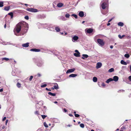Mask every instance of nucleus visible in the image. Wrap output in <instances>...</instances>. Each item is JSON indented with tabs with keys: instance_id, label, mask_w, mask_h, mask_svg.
<instances>
[{
	"instance_id": "f257e3e1",
	"label": "nucleus",
	"mask_w": 131,
	"mask_h": 131,
	"mask_svg": "<svg viewBox=\"0 0 131 131\" xmlns=\"http://www.w3.org/2000/svg\"><path fill=\"white\" fill-rule=\"evenodd\" d=\"M28 29V25L25 22L22 21L19 23L17 25L14 30L15 35L17 36H19V34L18 33L21 30L20 35H23L27 32Z\"/></svg>"
},
{
	"instance_id": "f03ea898",
	"label": "nucleus",
	"mask_w": 131,
	"mask_h": 131,
	"mask_svg": "<svg viewBox=\"0 0 131 131\" xmlns=\"http://www.w3.org/2000/svg\"><path fill=\"white\" fill-rule=\"evenodd\" d=\"M36 65L38 67H41L43 65L44 62L41 59H36L34 61Z\"/></svg>"
},
{
	"instance_id": "7ed1b4c3",
	"label": "nucleus",
	"mask_w": 131,
	"mask_h": 131,
	"mask_svg": "<svg viewBox=\"0 0 131 131\" xmlns=\"http://www.w3.org/2000/svg\"><path fill=\"white\" fill-rule=\"evenodd\" d=\"M102 3L101 4L102 8L104 9L105 8L108 4V0H102Z\"/></svg>"
},
{
	"instance_id": "20e7f679",
	"label": "nucleus",
	"mask_w": 131,
	"mask_h": 131,
	"mask_svg": "<svg viewBox=\"0 0 131 131\" xmlns=\"http://www.w3.org/2000/svg\"><path fill=\"white\" fill-rule=\"evenodd\" d=\"M97 42L101 46H103L104 45V43L103 42V40L102 39H98L97 40Z\"/></svg>"
},
{
	"instance_id": "39448f33",
	"label": "nucleus",
	"mask_w": 131,
	"mask_h": 131,
	"mask_svg": "<svg viewBox=\"0 0 131 131\" xmlns=\"http://www.w3.org/2000/svg\"><path fill=\"white\" fill-rule=\"evenodd\" d=\"M79 38V37L78 36H74L72 38V41L73 42H76Z\"/></svg>"
},
{
	"instance_id": "423d86ee",
	"label": "nucleus",
	"mask_w": 131,
	"mask_h": 131,
	"mask_svg": "<svg viewBox=\"0 0 131 131\" xmlns=\"http://www.w3.org/2000/svg\"><path fill=\"white\" fill-rule=\"evenodd\" d=\"M75 70V69L74 68L69 69L67 71L66 73H68L73 72Z\"/></svg>"
},
{
	"instance_id": "0eeeda50",
	"label": "nucleus",
	"mask_w": 131,
	"mask_h": 131,
	"mask_svg": "<svg viewBox=\"0 0 131 131\" xmlns=\"http://www.w3.org/2000/svg\"><path fill=\"white\" fill-rule=\"evenodd\" d=\"M102 64L101 62H98L96 64V68L98 69L100 68L102 66Z\"/></svg>"
},
{
	"instance_id": "6e6552de",
	"label": "nucleus",
	"mask_w": 131,
	"mask_h": 131,
	"mask_svg": "<svg viewBox=\"0 0 131 131\" xmlns=\"http://www.w3.org/2000/svg\"><path fill=\"white\" fill-rule=\"evenodd\" d=\"M30 51H34L36 52H39L40 51V49H37L36 48H32L30 50Z\"/></svg>"
},
{
	"instance_id": "1a4fd4ad",
	"label": "nucleus",
	"mask_w": 131,
	"mask_h": 131,
	"mask_svg": "<svg viewBox=\"0 0 131 131\" xmlns=\"http://www.w3.org/2000/svg\"><path fill=\"white\" fill-rule=\"evenodd\" d=\"M54 84L55 85L53 86L54 88H52V89H55L56 90H57L59 89V88L58 85L57 84V83H55Z\"/></svg>"
},
{
	"instance_id": "9d476101",
	"label": "nucleus",
	"mask_w": 131,
	"mask_h": 131,
	"mask_svg": "<svg viewBox=\"0 0 131 131\" xmlns=\"http://www.w3.org/2000/svg\"><path fill=\"white\" fill-rule=\"evenodd\" d=\"M79 16L81 17H83L84 16V13L83 11H80L79 14Z\"/></svg>"
},
{
	"instance_id": "9b49d317",
	"label": "nucleus",
	"mask_w": 131,
	"mask_h": 131,
	"mask_svg": "<svg viewBox=\"0 0 131 131\" xmlns=\"http://www.w3.org/2000/svg\"><path fill=\"white\" fill-rule=\"evenodd\" d=\"M10 21L9 20H6V21L5 24L7 25V26L8 27H10L9 24L10 23Z\"/></svg>"
},
{
	"instance_id": "f8f14e48",
	"label": "nucleus",
	"mask_w": 131,
	"mask_h": 131,
	"mask_svg": "<svg viewBox=\"0 0 131 131\" xmlns=\"http://www.w3.org/2000/svg\"><path fill=\"white\" fill-rule=\"evenodd\" d=\"M93 31V30L92 29L89 28L87 30L86 32L88 34L91 33Z\"/></svg>"
},
{
	"instance_id": "ddd939ff",
	"label": "nucleus",
	"mask_w": 131,
	"mask_h": 131,
	"mask_svg": "<svg viewBox=\"0 0 131 131\" xmlns=\"http://www.w3.org/2000/svg\"><path fill=\"white\" fill-rule=\"evenodd\" d=\"M53 121L55 123H60L59 120L58 119L56 118H54L53 119Z\"/></svg>"
},
{
	"instance_id": "4468645a",
	"label": "nucleus",
	"mask_w": 131,
	"mask_h": 131,
	"mask_svg": "<svg viewBox=\"0 0 131 131\" xmlns=\"http://www.w3.org/2000/svg\"><path fill=\"white\" fill-rule=\"evenodd\" d=\"M113 80L115 82H116L118 80V77L116 76H115L113 77Z\"/></svg>"
},
{
	"instance_id": "2eb2a0df",
	"label": "nucleus",
	"mask_w": 131,
	"mask_h": 131,
	"mask_svg": "<svg viewBox=\"0 0 131 131\" xmlns=\"http://www.w3.org/2000/svg\"><path fill=\"white\" fill-rule=\"evenodd\" d=\"M29 43H25L23 44L22 45V46L23 47H28L29 46Z\"/></svg>"
},
{
	"instance_id": "dca6fc26",
	"label": "nucleus",
	"mask_w": 131,
	"mask_h": 131,
	"mask_svg": "<svg viewBox=\"0 0 131 131\" xmlns=\"http://www.w3.org/2000/svg\"><path fill=\"white\" fill-rule=\"evenodd\" d=\"M63 5V4L62 3H58L57 5V6L59 7H62Z\"/></svg>"
},
{
	"instance_id": "f3484780",
	"label": "nucleus",
	"mask_w": 131,
	"mask_h": 131,
	"mask_svg": "<svg viewBox=\"0 0 131 131\" xmlns=\"http://www.w3.org/2000/svg\"><path fill=\"white\" fill-rule=\"evenodd\" d=\"M82 58L83 59H84L85 58H87L88 57V56L86 54H83L82 55Z\"/></svg>"
},
{
	"instance_id": "a211bd4d",
	"label": "nucleus",
	"mask_w": 131,
	"mask_h": 131,
	"mask_svg": "<svg viewBox=\"0 0 131 131\" xmlns=\"http://www.w3.org/2000/svg\"><path fill=\"white\" fill-rule=\"evenodd\" d=\"M77 76V75L76 74H70L69 77H72V78H74L76 76Z\"/></svg>"
},
{
	"instance_id": "6ab92c4d",
	"label": "nucleus",
	"mask_w": 131,
	"mask_h": 131,
	"mask_svg": "<svg viewBox=\"0 0 131 131\" xmlns=\"http://www.w3.org/2000/svg\"><path fill=\"white\" fill-rule=\"evenodd\" d=\"M113 81V79L112 78H110L107 79L106 81V82L108 83L110 82Z\"/></svg>"
},
{
	"instance_id": "aec40b11",
	"label": "nucleus",
	"mask_w": 131,
	"mask_h": 131,
	"mask_svg": "<svg viewBox=\"0 0 131 131\" xmlns=\"http://www.w3.org/2000/svg\"><path fill=\"white\" fill-rule=\"evenodd\" d=\"M73 54L74 56L77 57H79L80 56V53H74Z\"/></svg>"
},
{
	"instance_id": "412c9836",
	"label": "nucleus",
	"mask_w": 131,
	"mask_h": 131,
	"mask_svg": "<svg viewBox=\"0 0 131 131\" xmlns=\"http://www.w3.org/2000/svg\"><path fill=\"white\" fill-rule=\"evenodd\" d=\"M48 94L51 95V96H55L56 95V94L54 93H52L51 92H48Z\"/></svg>"
},
{
	"instance_id": "4be33fe9",
	"label": "nucleus",
	"mask_w": 131,
	"mask_h": 131,
	"mask_svg": "<svg viewBox=\"0 0 131 131\" xmlns=\"http://www.w3.org/2000/svg\"><path fill=\"white\" fill-rule=\"evenodd\" d=\"M121 64L124 65H126L127 64V63L123 60H121Z\"/></svg>"
},
{
	"instance_id": "5701e85b",
	"label": "nucleus",
	"mask_w": 131,
	"mask_h": 131,
	"mask_svg": "<svg viewBox=\"0 0 131 131\" xmlns=\"http://www.w3.org/2000/svg\"><path fill=\"white\" fill-rule=\"evenodd\" d=\"M55 30L57 32H59L60 31V29L59 27H56L55 28Z\"/></svg>"
},
{
	"instance_id": "b1692460",
	"label": "nucleus",
	"mask_w": 131,
	"mask_h": 131,
	"mask_svg": "<svg viewBox=\"0 0 131 131\" xmlns=\"http://www.w3.org/2000/svg\"><path fill=\"white\" fill-rule=\"evenodd\" d=\"M10 8L9 6L5 7L4 8V10L6 11H8L9 10Z\"/></svg>"
},
{
	"instance_id": "393cba45",
	"label": "nucleus",
	"mask_w": 131,
	"mask_h": 131,
	"mask_svg": "<svg viewBox=\"0 0 131 131\" xmlns=\"http://www.w3.org/2000/svg\"><path fill=\"white\" fill-rule=\"evenodd\" d=\"M8 15L11 16V18H13V12H10L8 14Z\"/></svg>"
},
{
	"instance_id": "a878e982",
	"label": "nucleus",
	"mask_w": 131,
	"mask_h": 131,
	"mask_svg": "<svg viewBox=\"0 0 131 131\" xmlns=\"http://www.w3.org/2000/svg\"><path fill=\"white\" fill-rule=\"evenodd\" d=\"M38 10L36 9L32 8V12H38Z\"/></svg>"
},
{
	"instance_id": "bb28decb",
	"label": "nucleus",
	"mask_w": 131,
	"mask_h": 131,
	"mask_svg": "<svg viewBox=\"0 0 131 131\" xmlns=\"http://www.w3.org/2000/svg\"><path fill=\"white\" fill-rule=\"evenodd\" d=\"M43 101H40L38 103H37V104L36 105V107H37V106H38V104H39L40 105H43Z\"/></svg>"
},
{
	"instance_id": "cd10ccee",
	"label": "nucleus",
	"mask_w": 131,
	"mask_h": 131,
	"mask_svg": "<svg viewBox=\"0 0 131 131\" xmlns=\"http://www.w3.org/2000/svg\"><path fill=\"white\" fill-rule=\"evenodd\" d=\"M118 25L119 26H123L124 25V24L122 22H119L118 23Z\"/></svg>"
},
{
	"instance_id": "c85d7f7f",
	"label": "nucleus",
	"mask_w": 131,
	"mask_h": 131,
	"mask_svg": "<svg viewBox=\"0 0 131 131\" xmlns=\"http://www.w3.org/2000/svg\"><path fill=\"white\" fill-rule=\"evenodd\" d=\"M93 81L94 82H96L97 81V78L96 77H94L93 78Z\"/></svg>"
},
{
	"instance_id": "c756f323",
	"label": "nucleus",
	"mask_w": 131,
	"mask_h": 131,
	"mask_svg": "<svg viewBox=\"0 0 131 131\" xmlns=\"http://www.w3.org/2000/svg\"><path fill=\"white\" fill-rule=\"evenodd\" d=\"M16 85L18 88H20L21 87V85L20 83L18 82L17 84Z\"/></svg>"
},
{
	"instance_id": "7c9ffc66",
	"label": "nucleus",
	"mask_w": 131,
	"mask_h": 131,
	"mask_svg": "<svg viewBox=\"0 0 131 131\" xmlns=\"http://www.w3.org/2000/svg\"><path fill=\"white\" fill-rule=\"evenodd\" d=\"M114 70L113 68H111L108 70V72H111L114 71Z\"/></svg>"
},
{
	"instance_id": "2f4dec72",
	"label": "nucleus",
	"mask_w": 131,
	"mask_h": 131,
	"mask_svg": "<svg viewBox=\"0 0 131 131\" xmlns=\"http://www.w3.org/2000/svg\"><path fill=\"white\" fill-rule=\"evenodd\" d=\"M4 2L3 1L0 2V7H3L4 6Z\"/></svg>"
},
{
	"instance_id": "473e14b6",
	"label": "nucleus",
	"mask_w": 131,
	"mask_h": 131,
	"mask_svg": "<svg viewBox=\"0 0 131 131\" xmlns=\"http://www.w3.org/2000/svg\"><path fill=\"white\" fill-rule=\"evenodd\" d=\"M2 126H1L0 127V131H2V129H4L5 127L4 125L2 126V127H1Z\"/></svg>"
},
{
	"instance_id": "72a5a7b5",
	"label": "nucleus",
	"mask_w": 131,
	"mask_h": 131,
	"mask_svg": "<svg viewBox=\"0 0 131 131\" xmlns=\"http://www.w3.org/2000/svg\"><path fill=\"white\" fill-rule=\"evenodd\" d=\"M60 19H62L63 20H65V18L63 16H61L60 18Z\"/></svg>"
},
{
	"instance_id": "f704fd0d",
	"label": "nucleus",
	"mask_w": 131,
	"mask_h": 131,
	"mask_svg": "<svg viewBox=\"0 0 131 131\" xmlns=\"http://www.w3.org/2000/svg\"><path fill=\"white\" fill-rule=\"evenodd\" d=\"M9 60V59L8 58H2V60H5L6 61H8V60Z\"/></svg>"
},
{
	"instance_id": "c9c22d12",
	"label": "nucleus",
	"mask_w": 131,
	"mask_h": 131,
	"mask_svg": "<svg viewBox=\"0 0 131 131\" xmlns=\"http://www.w3.org/2000/svg\"><path fill=\"white\" fill-rule=\"evenodd\" d=\"M35 114L37 115L38 116L39 115V112L38 111H36L35 112Z\"/></svg>"
},
{
	"instance_id": "e433bc0d",
	"label": "nucleus",
	"mask_w": 131,
	"mask_h": 131,
	"mask_svg": "<svg viewBox=\"0 0 131 131\" xmlns=\"http://www.w3.org/2000/svg\"><path fill=\"white\" fill-rule=\"evenodd\" d=\"M80 127L82 128H84V125L83 123H81L80 125Z\"/></svg>"
},
{
	"instance_id": "4c0bfd02",
	"label": "nucleus",
	"mask_w": 131,
	"mask_h": 131,
	"mask_svg": "<svg viewBox=\"0 0 131 131\" xmlns=\"http://www.w3.org/2000/svg\"><path fill=\"white\" fill-rule=\"evenodd\" d=\"M71 16H72L74 17L76 19H77L78 18L77 16L76 15L74 14H72L71 15Z\"/></svg>"
},
{
	"instance_id": "58836bf2",
	"label": "nucleus",
	"mask_w": 131,
	"mask_h": 131,
	"mask_svg": "<svg viewBox=\"0 0 131 131\" xmlns=\"http://www.w3.org/2000/svg\"><path fill=\"white\" fill-rule=\"evenodd\" d=\"M26 10L29 12H32V8H29L26 9Z\"/></svg>"
},
{
	"instance_id": "ea45409f",
	"label": "nucleus",
	"mask_w": 131,
	"mask_h": 131,
	"mask_svg": "<svg viewBox=\"0 0 131 131\" xmlns=\"http://www.w3.org/2000/svg\"><path fill=\"white\" fill-rule=\"evenodd\" d=\"M124 56L125 57L128 58L130 56L128 54H125L124 55Z\"/></svg>"
},
{
	"instance_id": "a19ab883",
	"label": "nucleus",
	"mask_w": 131,
	"mask_h": 131,
	"mask_svg": "<svg viewBox=\"0 0 131 131\" xmlns=\"http://www.w3.org/2000/svg\"><path fill=\"white\" fill-rule=\"evenodd\" d=\"M65 16L67 18H68L69 17L70 15L69 14L67 13L65 15Z\"/></svg>"
},
{
	"instance_id": "79ce46f5",
	"label": "nucleus",
	"mask_w": 131,
	"mask_h": 131,
	"mask_svg": "<svg viewBox=\"0 0 131 131\" xmlns=\"http://www.w3.org/2000/svg\"><path fill=\"white\" fill-rule=\"evenodd\" d=\"M44 126L46 127L47 128L48 127V125H47L46 122H44Z\"/></svg>"
},
{
	"instance_id": "37998d69",
	"label": "nucleus",
	"mask_w": 131,
	"mask_h": 131,
	"mask_svg": "<svg viewBox=\"0 0 131 131\" xmlns=\"http://www.w3.org/2000/svg\"><path fill=\"white\" fill-rule=\"evenodd\" d=\"M47 86V84H43L42 85H41V88H43V87L46 86Z\"/></svg>"
},
{
	"instance_id": "c03bdc74",
	"label": "nucleus",
	"mask_w": 131,
	"mask_h": 131,
	"mask_svg": "<svg viewBox=\"0 0 131 131\" xmlns=\"http://www.w3.org/2000/svg\"><path fill=\"white\" fill-rule=\"evenodd\" d=\"M41 116L43 119H45L47 116L45 115H41Z\"/></svg>"
},
{
	"instance_id": "a18cd8bd",
	"label": "nucleus",
	"mask_w": 131,
	"mask_h": 131,
	"mask_svg": "<svg viewBox=\"0 0 131 131\" xmlns=\"http://www.w3.org/2000/svg\"><path fill=\"white\" fill-rule=\"evenodd\" d=\"M74 115L76 117H79L80 116V115H79L77 114H74Z\"/></svg>"
},
{
	"instance_id": "49530a36",
	"label": "nucleus",
	"mask_w": 131,
	"mask_h": 131,
	"mask_svg": "<svg viewBox=\"0 0 131 131\" xmlns=\"http://www.w3.org/2000/svg\"><path fill=\"white\" fill-rule=\"evenodd\" d=\"M24 18L25 19H26L27 20L29 18V17L28 16H26Z\"/></svg>"
},
{
	"instance_id": "de8ad7c7",
	"label": "nucleus",
	"mask_w": 131,
	"mask_h": 131,
	"mask_svg": "<svg viewBox=\"0 0 131 131\" xmlns=\"http://www.w3.org/2000/svg\"><path fill=\"white\" fill-rule=\"evenodd\" d=\"M33 78V77L32 76H30V78L29 79V80L30 81H31L32 79V78Z\"/></svg>"
},
{
	"instance_id": "09e8293b",
	"label": "nucleus",
	"mask_w": 131,
	"mask_h": 131,
	"mask_svg": "<svg viewBox=\"0 0 131 131\" xmlns=\"http://www.w3.org/2000/svg\"><path fill=\"white\" fill-rule=\"evenodd\" d=\"M63 112H67V110L65 108H64L63 109Z\"/></svg>"
},
{
	"instance_id": "8fccbe9b",
	"label": "nucleus",
	"mask_w": 131,
	"mask_h": 131,
	"mask_svg": "<svg viewBox=\"0 0 131 131\" xmlns=\"http://www.w3.org/2000/svg\"><path fill=\"white\" fill-rule=\"evenodd\" d=\"M118 37L120 39H122V37L120 35H118Z\"/></svg>"
},
{
	"instance_id": "3c124183",
	"label": "nucleus",
	"mask_w": 131,
	"mask_h": 131,
	"mask_svg": "<svg viewBox=\"0 0 131 131\" xmlns=\"http://www.w3.org/2000/svg\"><path fill=\"white\" fill-rule=\"evenodd\" d=\"M38 76L39 77H40L41 76V75L39 73H38L37 74Z\"/></svg>"
},
{
	"instance_id": "603ef678",
	"label": "nucleus",
	"mask_w": 131,
	"mask_h": 131,
	"mask_svg": "<svg viewBox=\"0 0 131 131\" xmlns=\"http://www.w3.org/2000/svg\"><path fill=\"white\" fill-rule=\"evenodd\" d=\"M102 86L104 87V86H105V85L104 83H103L102 84Z\"/></svg>"
},
{
	"instance_id": "864d4df0",
	"label": "nucleus",
	"mask_w": 131,
	"mask_h": 131,
	"mask_svg": "<svg viewBox=\"0 0 131 131\" xmlns=\"http://www.w3.org/2000/svg\"><path fill=\"white\" fill-rule=\"evenodd\" d=\"M128 79L129 80L131 81V76H130L128 77Z\"/></svg>"
},
{
	"instance_id": "5fc2aeb1",
	"label": "nucleus",
	"mask_w": 131,
	"mask_h": 131,
	"mask_svg": "<svg viewBox=\"0 0 131 131\" xmlns=\"http://www.w3.org/2000/svg\"><path fill=\"white\" fill-rule=\"evenodd\" d=\"M75 52L77 53H80V52H79L77 50H76L75 51Z\"/></svg>"
},
{
	"instance_id": "6e6d98bb",
	"label": "nucleus",
	"mask_w": 131,
	"mask_h": 131,
	"mask_svg": "<svg viewBox=\"0 0 131 131\" xmlns=\"http://www.w3.org/2000/svg\"><path fill=\"white\" fill-rule=\"evenodd\" d=\"M102 14H103L104 15H105L106 14V13H105L104 12V11H102Z\"/></svg>"
},
{
	"instance_id": "4d7b16f0",
	"label": "nucleus",
	"mask_w": 131,
	"mask_h": 131,
	"mask_svg": "<svg viewBox=\"0 0 131 131\" xmlns=\"http://www.w3.org/2000/svg\"><path fill=\"white\" fill-rule=\"evenodd\" d=\"M6 119V117H4L3 119V121H5Z\"/></svg>"
},
{
	"instance_id": "13d9d810",
	"label": "nucleus",
	"mask_w": 131,
	"mask_h": 131,
	"mask_svg": "<svg viewBox=\"0 0 131 131\" xmlns=\"http://www.w3.org/2000/svg\"><path fill=\"white\" fill-rule=\"evenodd\" d=\"M69 115L70 116H71V117H73V116L71 114H69Z\"/></svg>"
},
{
	"instance_id": "bf43d9fd",
	"label": "nucleus",
	"mask_w": 131,
	"mask_h": 131,
	"mask_svg": "<svg viewBox=\"0 0 131 131\" xmlns=\"http://www.w3.org/2000/svg\"><path fill=\"white\" fill-rule=\"evenodd\" d=\"M14 72H15L13 71H12V75L13 76L15 75V74H14Z\"/></svg>"
},
{
	"instance_id": "052dcab7",
	"label": "nucleus",
	"mask_w": 131,
	"mask_h": 131,
	"mask_svg": "<svg viewBox=\"0 0 131 131\" xmlns=\"http://www.w3.org/2000/svg\"><path fill=\"white\" fill-rule=\"evenodd\" d=\"M8 119H7V120H6V123H5L6 125H7V123L8 122Z\"/></svg>"
},
{
	"instance_id": "680f3d73",
	"label": "nucleus",
	"mask_w": 131,
	"mask_h": 131,
	"mask_svg": "<svg viewBox=\"0 0 131 131\" xmlns=\"http://www.w3.org/2000/svg\"><path fill=\"white\" fill-rule=\"evenodd\" d=\"M46 90L47 91H51V90H50L49 89H48V88H46Z\"/></svg>"
},
{
	"instance_id": "e2e57ef3",
	"label": "nucleus",
	"mask_w": 131,
	"mask_h": 131,
	"mask_svg": "<svg viewBox=\"0 0 131 131\" xmlns=\"http://www.w3.org/2000/svg\"><path fill=\"white\" fill-rule=\"evenodd\" d=\"M12 62L14 61L15 63H16V61L15 60H12Z\"/></svg>"
},
{
	"instance_id": "0e129e2a",
	"label": "nucleus",
	"mask_w": 131,
	"mask_h": 131,
	"mask_svg": "<svg viewBox=\"0 0 131 131\" xmlns=\"http://www.w3.org/2000/svg\"><path fill=\"white\" fill-rule=\"evenodd\" d=\"M6 26H7V25L5 24L4 26V28H6Z\"/></svg>"
},
{
	"instance_id": "69168bd1",
	"label": "nucleus",
	"mask_w": 131,
	"mask_h": 131,
	"mask_svg": "<svg viewBox=\"0 0 131 131\" xmlns=\"http://www.w3.org/2000/svg\"><path fill=\"white\" fill-rule=\"evenodd\" d=\"M113 48V46L112 45H111L110 46V48L111 49H112Z\"/></svg>"
},
{
	"instance_id": "338daca9",
	"label": "nucleus",
	"mask_w": 131,
	"mask_h": 131,
	"mask_svg": "<svg viewBox=\"0 0 131 131\" xmlns=\"http://www.w3.org/2000/svg\"><path fill=\"white\" fill-rule=\"evenodd\" d=\"M3 91V89H0V92H2Z\"/></svg>"
},
{
	"instance_id": "774afa93",
	"label": "nucleus",
	"mask_w": 131,
	"mask_h": 131,
	"mask_svg": "<svg viewBox=\"0 0 131 131\" xmlns=\"http://www.w3.org/2000/svg\"><path fill=\"white\" fill-rule=\"evenodd\" d=\"M113 19L112 18L111 19H110L108 21V22H110Z\"/></svg>"
}]
</instances>
